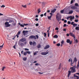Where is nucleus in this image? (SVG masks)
<instances>
[{
  "instance_id": "nucleus-24",
  "label": "nucleus",
  "mask_w": 79,
  "mask_h": 79,
  "mask_svg": "<svg viewBox=\"0 0 79 79\" xmlns=\"http://www.w3.org/2000/svg\"><path fill=\"white\" fill-rule=\"evenodd\" d=\"M33 46L36 45V43H35V42H33Z\"/></svg>"
},
{
  "instance_id": "nucleus-64",
  "label": "nucleus",
  "mask_w": 79,
  "mask_h": 79,
  "mask_svg": "<svg viewBox=\"0 0 79 79\" xmlns=\"http://www.w3.org/2000/svg\"><path fill=\"white\" fill-rule=\"evenodd\" d=\"M55 30H57V31H58V27H56L55 28Z\"/></svg>"
},
{
  "instance_id": "nucleus-35",
  "label": "nucleus",
  "mask_w": 79,
  "mask_h": 79,
  "mask_svg": "<svg viewBox=\"0 0 79 79\" xmlns=\"http://www.w3.org/2000/svg\"><path fill=\"white\" fill-rule=\"evenodd\" d=\"M25 51H29V49H27V48H25Z\"/></svg>"
},
{
  "instance_id": "nucleus-16",
  "label": "nucleus",
  "mask_w": 79,
  "mask_h": 79,
  "mask_svg": "<svg viewBox=\"0 0 79 79\" xmlns=\"http://www.w3.org/2000/svg\"><path fill=\"white\" fill-rule=\"evenodd\" d=\"M23 61H26V60H27V57H23Z\"/></svg>"
},
{
  "instance_id": "nucleus-11",
  "label": "nucleus",
  "mask_w": 79,
  "mask_h": 79,
  "mask_svg": "<svg viewBox=\"0 0 79 79\" xmlns=\"http://www.w3.org/2000/svg\"><path fill=\"white\" fill-rule=\"evenodd\" d=\"M71 8L72 10H76L77 8V7H76L75 6H71Z\"/></svg>"
},
{
  "instance_id": "nucleus-3",
  "label": "nucleus",
  "mask_w": 79,
  "mask_h": 79,
  "mask_svg": "<svg viewBox=\"0 0 79 79\" xmlns=\"http://www.w3.org/2000/svg\"><path fill=\"white\" fill-rule=\"evenodd\" d=\"M56 19L58 21V22H59L60 21H61V15L59 13L57 14L56 16Z\"/></svg>"
},
{
  "instance_id": "nucleus-55",
  "label": "nucleus",
  "mask_w": 79,
  "mask_h": 79,
  "mask_svg": "<svg viewBox=\"0 0 79 79\" xmlns=\"http://www.w3.org/2000/svg\"><path fill=\"white\" fill-rule=\"evenodd\" d=\"M43 73H42L40 72H39V74H42Z\"/></svg>"
},
{
  "instance_id": "nucleus-56",
  "label": "nucleus",
  "mask_w": 79,
  "mask_h": 79,
  "mask_svg": "<svg viewBox=\"0 0 79 79\" xmlns=\"http://www.w3.org/2000/svg\"><path fill=\"white\" fill-rule=\"evenodd\" d=\"M36 37L37 39H39V36L37 35H36Z\"/></svg>"
},
{
  "instance_id": "nucleus-46",
  "label": "nucleus",
  "mask_w": 79,
  "mask_h": 79,
  "mask_svg": "<svg viewBox=\"0 0 79 79\" xmlns=\"http://www.w3.org/2000/svg\"><path fill=\"white\" fill-rule=\"evenodd\" d=\"M35 20L36 21H39V19H38V18H36Z\"/></svg>"
},
{
  "instance_id": "nucleus-58",
  "label": "nucleus",
  "mask_w": 79,
  "mask_h": 79,
  "mask_svg": "<svg viewBox=\"0 0 79 79\" xmlns=\"http://www.w3.org/2000/svg\"><path fill=\"white\" fill-rule=\"evenodd\" d=\"M36 26H39V23H36L35 24Z\"/></svg>"
},
{
  "instance_id": "nucleus-19",
  "label": "nucleus",
  "mask_w": 79,
  "mask_h": 79,
  "mask_svg": "<svg viewBox=\"0 0 79 79\" xmlns=\"http://www.w3.org/2000/svg\"><path fill=\"white\" fill-rule=\"evenodd\" d=\"M76 30H77V31H79V27H77L75 28Z\"/></svg>"
},
{
  "instance_id": "nucleus-49",
  "label": "nucleus",
  "mask_w": 79,
  "mask_h": 79,
  "mask_svg": "<svg viewBox=\"0 0 79 79\" xmlns=\"http://www.w3.org/2000/svg\"><path fill=\"white\" fill-rule=\"evenodd\" d=\"M28 23H27V24H24V26H27V25H28Z\"/></svg>"
},
{
  "instance_id": "nucleus-21",
  "label": "nucleus",
  "mask_w": 79,
  "mask_h": 79,
  "mask_svg": "<svg viewBox=\"0 0 79 79\" xmlns=\"http://www.w3.org/2000/svg\"><path fill=\"white\" fill-rule=\"evenodd\" d=\"M74 19V16H72V17H70L71 21H72V19Z\"/></svg>"
},
{
  "instance_id": "nucleus-48",
  "label": "nucleus",
  "mask_w": 79,
  "mask_h": 79,
  "mask_svg": "<svg viewBox=\"0 0 79 79\" xmlns=\"http://www.w3.org/2000/svg\"><path fill=\"white\" fill-rule=\"evenodd\" d=\"M74 22H72L71 23V25H73L74 24Z\"/></svg>"
},
{
  "instance_id": "nucleus-39",
  "label": "nucleus",
  "mask_w": 79,
  "mask_h": 79,
  "mask_svg": "<svg viewBox=\"0 0 79 79\" xmlns=\"http://www.w3.org/2000/svg\"><path fill=\"white\" fill-rule=\"evenodd\" d=\"M3 45H4V44H3L2 46H0V48H3Z\"/></svg>"
},
{
  "instance_id": "nucleus-53",
  "label": "nucleus",
  "mask_w": 79,
  "mask_h": 79,
  "mask_svg": "<svg viewBox=\"0 0 79 79\" xmlns=\"http://www.w3.org/2000/svg\"><path fill=\"white\" fill-rule=\"evenodd\" d=\"M40 16L41 17H43L44 16V14H41L40 15Z\"/></svg>"
},
{
  "instance_id": "nucleus-52",
  "label": "nucleus",
  "mask_w": 79,
  "mask_h": 79,
  "mask_svg": "<svg viewBox=\"0 0 79 79\" xmlns=\"http://www.w3.org/2000/svg\"><path fill=\"white\" fill-rule=\"evenodd\" d=\"M53 56V55L52 54H51L50 56V57H52V56Z\"/></svg>"
},
{
  "instance_id": "nucleus-1",
  "label": "nucleus",
  "mask_w": 79,
  "mask_h": 79,
  "mask_svg": "<svg viewBox=\"0 0 79 79\" xmlns=\"http://www.w3.org/2000/svg\"><path fill=\"white\" fill-rule=\"evenodd\" d=\"M75 68H76V66H74V67L70 68L69 69L70 70L71 69V71L70 70L69 71L68 74L67 76L68 77V78L69 77V76H70V75L71 74V73H75V72L76 71L75 69Z\"/></svg>"
},
{
  "instance_id": "nucleus-12",
  "label": "nucleus",
  "mask_w": 79,
  "mask_h": 79,
  "mask_svg": "<svg viewBox=\"0 0 79 79\" xmlns=\"http://www.w3.org/2000/svg\"><path fill=\"white\" fill-rule=\"evenodd\" d=\"M50 47V46L49 45H47L44 48V50H46V49H47V48H48Z\"/></svg>"
},
{
  "instance_id": "nucleus-42",
  "label": "nucleus",
  "mask_w": 79,
  "mask_h": 79,
  "mask_svg": "<svg viewBox=\"0 0 79 79\" xmlns=\"http://www.w3.org/2000/svg\"><path fill=\"white\" fill-rule=\"evenodd\" d=\"M64 40H63L61 41V44H63V43H64Z\"/></svg>"
},
{
  "instance_id": "nucleus-13",
  "label": "nucleus",
  "mask_w": 79,
  "mask_h": 79,
  "mask_svg": "<svg viewBox=\"0 0 79 79\" xmlns=\"http://www.w3.org/2000/svg\"><path fill=\"white\" fill-rule=\"evenodd\" d=\"M74 77H76L77 78H76L75 79H79V76L76 75V74H74Z\"/></svg>"
},
{
  "instance_id": "nucleus-25",
  "label": "nucleus",
  "mask_w": 79,
  "mask_h": 79,
  "mask_svg": "<svg viewBox=\"0 0 79 79\" xmlns=\"http://www.w3.org/2000/svg\"><path fill=\"white\" fill-rule=\"evenodd\" d=\"M75 6L78 7L79 6V5L77 3H76L75 4Z\"/></svg>"
},
{
  "instance_id": "nucleus-8",
  "label": "nucleus",
  "mask_w": 79,
  "mask_h": 79,
  "mask_svg": "<svg viewBox=\"0 0 79 79\" xmlns=\"http://www.w3.org/2000/svg\"><path fill=\"white\" fill-rule=\"evenodd\" d=\"M30 39H36L37 38L34 35H31L29 36Z\"/></svg>"
},
{
  "instance_id": "nucleus-31",
  "label": "nucleus",
  "mask_w": 79,
  "mask_h": 79,
  "mask_svg": "<svg viewBox=\"0 0 79 79\" xmlns=\"http://www.w3.org/2000/svg\"><path fill=\"white\" fill-rule=\"evenodd\" d=\"M71 17H72V16H70L67 17V19H69V18H71Z\"/></svg>"
},
{
  "instance_id": "nucleus-10",
  "label": "nucleus",
  "mask_w": 79,
  "mask_h": 79,
  "mask_svg": "<svg viewBox=\"0 0 79 79\" xmlns=\"http://www.w3.org/2000/svg\"><path fill=\"white\" fill-rule=\"evenodd\" d=\"M27 32H28V31H23V34H24V35H26V33H27Z\"/></svg>"
},
{
  "instance_id": "nucleus-57",
  "label": "nucleus",
  "mask_w": 79,
  "mask_h": 79,
  "mask_svg": "<svg viewBox=\"0 0 79 79\" xmlns=\"http://www.w3.org/2000/svg\"><path fill=\"white\" fill-rule=\"evenodd\" d=\"M66 27V24H64V25L63 27Z\"/></svg>"
},
{
  "instance_id": "nucleus-37",
  "label": "nucleus",
  "mask_w": 79,
  "mask_h": 79,
  "mask_svg": "<svg viewBox=\"0 0 79 79\" xmlns=\"http://www.w3.org/2000/svg\"><path fill=\"white\" fill-rule=\"evenodd\" d=\"M5 67H3L2 68V71H4V69H5Z\"/></svg>"
},
{
  "instance_id": "nucleus-40",
  "label": "nucleus",
  "mask_w": 79,
  "mask_h": 79,
  "mask_svg": "<svg viewBox=\"0 0 79 79\" xmlns=\"http://www.w3.org/2000/svg\"><path fill=\"white\" fill-rule=\"evenodd\" d=\"M20 34H21V31H19L18 32L17 34L18 35H20Z\"/></svg>"
},
{
  "instance_id": "nucleus-9",
  "label": "nucleus",
  "mask_w": 79,
  "mask_h": 79,
  "mask_svg": "<svg viewBox=\"0 0 79 79\" xmlns=\"http://www.w3.org/2000/svg\"><path fill=\"white\" fill-rule=\"evenodd\" d=\"M48 53V52H42L41 53V54L42 55H47Z\"/></svg>"
},
{
  "instance_id": "nucleus-54",
  "label": "nucleus",
  "mask_w": 79,
  "mask_h": 79,
  "mask_svg": "<svg viewBox=\"0 0 79 79\" xmlns=\"http://www.w3.org/2000/svg\"><path fill=\"white\" fill-rule=\"evenodd\" d=\"M64 22L65 23H67V20H65L64 21Z\"/></svg>"
},
{
  "instance_id": "nucleus-23",
  "label": "nucleus",
  "mask_w": 79,
  "mask_h": 79,
  "mask_svg": "<svg viewBox=\"0 0 79 79\" xmlns=\"http://www.w3.org/2000/svg\"><path fill=\"white\" fill-rule=\"evenodd\" d=\"M40 11H41V10H40V9H38V14L40 13Z\"/></svg>"
},
{
  "instance_id": "nucleus-60",
  "label": "nucleus",
  "mask_w": 79,
  "mask_h": 79,
  "mask_svg": "<svg viewBox=\"0 0 79 79\" xmlns=\"http://www.w3.org/2000/svg\"><path fill=\"white\" fill-rule=\"evenodd\" d=\"M66 35L67 36V37H69V34H66Z\"/></svg>"
},
{
  "instance_id": "nucleus-33",
  "label": "nucleus",
  "mask_w": 79,
  "mask_h": 79,
  "mask_svg": "<svg viewBox=\"0 0 79 79\" xmlns=\"http://www.w3.org/2000/svg\"><path fill=\"white\" fill-rule=\"evenodd\" d=\"M35 66H39L40 64L39 63H36L35 64Z\"/></svg>"
},
{
  "instance_id": "nucleus-4",
  "label": "nucleus",
  "mask_w": 79,
  "mask_h": 79,
  "mask_svg": "<svg viewBox=\"0 0 79 79\" xmlns=\"http://www.w3.org/2000/svg\"><path fill=\"white\" fill-rule=\"evenodd\" d=\"M56 9H54L53 10H52V11H51L52 13H50V15H51L50 16V20L51 19V18H52V15H53V14H52V13H54L55 12V11H56Z\"/></svg>"
},
{
  "instance_id": "nucleus-34",
  "label": "nucleus",
  "mask_w": 79,
  "mask_h": 79,
  "mask_svg": "<svg viewBox=\"0 0 79 79\" xmlns=\"http://www.w3.org/2000/svg\"><path fill=\"white\" fill-rule=\"evenodd\" d=\"M29 44H30V45H32V44H33V43L31 41V42H29Z\"/></svg>"
},
{
  "instance_id": "nucleus-59",
  "label": "nucleus",
  "mask_w": 79,
  "mask_h": 79,
  "mask_svg": "<svg viewBox=\"0 0 79 79\" xmlns=\"http://www.w3.org/2000/svg\"><path fill=\"white\" fill-rule=\"evenodd\" d=\"M75 42H76V43H77L78 42H77V40H75Z\"/></svg>"
},
{
  "instance_id": "nucleus-22",
  "label": "nucleus",
  "mask_w": 79,
  "mask_h": 79,
  "mask_svg": "<svg viewBox=\"0 0 79 79\" xmlns=\"http://www.w3.org/2000/svg\"><path fill=\"white\" fill-rule=\"evenodd\" d=\"M54 38H58V35H55L54 36H53Z\"/></svg>"
},
{
  "instance_id": "nucleus-38",
  "label": "nucleus",
  "mask_w": 79,
  "mask_h": 79,
  "mask_svg": "<svg viewBox=\"0 0 79 79\" xmlns=\"http://www.w3.org/2000/svg\"><path fill=\"white\" fill-rule=\"evenodd\" d=\"M20 26L21 27H24V25L23 24H21V25H20Z\"/></svg>"
},
{
  "instance_id": "nucleus-28",
  "label": "nucleus",
  "mask_w": 79,
  "mask_h": 79,
  "mask_svg": "<svg viewBox=\"0 0 79 79\" xmlns=\"http://www.w3.org/2000/svg\"><path fill=\"white\" fill-rule=\"evenodd\" d=\"M13 20H11L9 21L8 23H13Z\"/></svg>"
},
{
  "instance_id": "nucleus-61",
  "label": "nucleus",
  "mask_w": 79,
  "mask_h": 79,
  "mask_svg": "<svg viewBox=\"0 0 79 79\" xmlns=\"http://www.w3.org/2000/svg\"><path fill=\"white\" fill-rule=\"evenodd\" d=\"M79 64H77V66L76 68H77V69H78V68H79Z\"/></svg>"
},
{
  "instance_id": "nucleus-63",
  "label": "nucleus",
  "mask_w": 79,
  "mask_h": 79,
  "mask_svg": "<svg viewBox=\"0 0 79 79\" xmlns=\"http://www.w3.org/2000/svg\"><path fill=\"white\" fill-rule=\"evenodd\" d=\"M35 18H38L39 17V15H36L35 16Z\"/></svg>"
},
{
  "instance_id": "nucleus-18",
  "label": "nucleus",
  "mask_w": 79,
  "mask_h": 79,
  "mask_svg": "<svg viewBox=\"0 0 79 79\" xmlns=\"http://www.w3.org/2000/svg\"><path fill=\"white\" fill-rule=\"evenodd\" d=\"M73 63H74V62L73 63V61L72 60V59H71V63L70 64L71 66H73Z\"/></svg>"
},
{
  "instance_id": "nucleus-32",
  "label": "nucleus",
  "mask_w": 79,
  "mask_h": 79,
  "mask_svg": "<svg viewBox=\"0 0 79 79\" xmlns=\"http://www.w3.org/2000/svg\"><path fill=\"white\" fill-rule=\"evenodd\" d=\"M26 55H27V53L26 52H24L23 53V55L26 56Z\"/></svg>"
},
{
  "instance_id": "nucleus-43",
  "label": "nucleus",
  "mask_w": 79,
  "mask_h": 79,
  "mask_svg": "<svg viewBox=\"0 0 79 79\" xmlns=\"http://www.w3.org/2000/svg\"><path fill=\"white\" fill-rule=\"evenodd\" d=\"M74 21H75V22H76V23H77V22H78V20L75 19V20Z\"/></svg>"
},
{
  "instance_id": "nucleus-14",
  "label": "nucleus",
  "mask_w": 79,
  "mask_h": 79,
  "mask_svg": "<svg viewBox=\"0 0 79 79\" xmlns=\"http://www.w3.org/2000/svg\"><path fill=\"white\" fill-rule=\"evenodd\" d=\"M73 10H70V11L69 12V15H71V14H73Z\"/></svg>"
},
{
  "instance_id": "nucleus-17",
  "label": "nucleus",
  "mask_w": 79,
  "mask_h": 79,
  "mask_svg": "<svg viewBox=\"0 0 79 79\" xmlns=\"http://www.w3.org/2000/svg\"><path fill=\"white\" fill-rule=\"evenodd\" d=\"M47 33H48V37H49V35H50V32H49V30H48V31H47Z\"/></svg>"
},
{
  "instance_id": "nucleus-5",
  "label": "nucleus",
  "mask_w": 79,
  "mask_h": 79,
  "mask_svg": "<svg viewBox=\"0 0 79 79\" xmlns=\"http://www.w3.org/2000/svg\"><path fill=\"white\" fill-rule=\"evenodd\" d=\"M5 27H10V24H9V23L8 22H6L5 23Z\"/></svg>"
},
{
  "instance_id": "nucleus-47",
  "label": "nucleus",
  "mask_w": 79,
  "mask_h": 79,
  "mask_svg": "<svg viewBox=\"0 0 79 79\" xmlns=\"http://www.w3.org/2000/svg\"><path fill=\"white\" fill-rule=\"evenodd\" d=\"M22 6L23 7V8H26V5H25L24 6L22 5Z\"/></svg>"
},
{
  "instance_id": "nucleus-6",
  "label": "nucleus",
  "mask_w": 79,
  "mask_h": 79,
  "mask_svg": "<svg viewBox=\"0 0 79 79\" xmlns=\"http://www.w3.org/2000/svg\"><path fill=\"white\" fill-rule=\"evenodd\" d=\"M66 42L68 44H69V45H71L72 44V41H70V40L69 39H67Z\"/></svg>"
},
{
  "instance_id": "nucleus-2",
  "label": "nucleus",
  "mask_w": 79,
  "mask_h": 79,
  "mask_svg": "<svg viewBox=\"0 0 79 79\" xmlns=\"http://www.w3.org/2000/svg\"><path fill=\"white\" fill-rule=\"evenodd\" d=\"M25 41H26V38H23L20 39V40L19 41L18 43V45H19V46H24V44L22 42H25Z\"/></svg>"
},
{
  "instance_id": "nucleus-44",
  "label": "nucleus",
  "mask_w": 79,
  "mask_h": 79,
  "mask_svg": "<svg viewBox=\"0 0 79 79\" xmlns=\"http://www.w3.org/2000/svg\"><path fill=\"white\" fill-rule=\"evenodd\" d=\"M73 0H72L70 2V4H72L73 3Z\"/></svg>"
},
{
  "instance_id": "nucleus-20",
  "label": "nucleus",
  "mask_w": 79,
  "mask_h": 79,
  "mask_svg": "<svg viewBox=\"0 0 79 79\" xmlns=\"http://www.w3.org/2000/svg\"><path fill=\"white\" fill-rule=\"evenodd\" d=\"M73 62H77V59L76 57H75Z\"/></svg>"
},
{
  "instance_id": "nucleus-45",
  "label": "nucleus",
  "mask_w": 79,
  "mask_h": 79,
  "mask_svg": "<svg viewBox=\"0 0 79 79\" xmlns=\"http://www.w3.org/2000/svg\"><path fill=\"white\" fill-rule=\"evenodd\" d=\"M71 24V22H70L69 21H68V24Z\"/></svg>"
},
{
  "instance_id": "nucleus-15",
  "label": "nucleus",
  "mask_w": 79,
  "mask_h": 79,
  "mask_svg": "<svg viewBox=\"0 0 79 79\" xmlns=\"http://www.w3.org/2000/svg\"><path fill=\"white\" fill-rule=\"evenodd\" d=\"M37 47L38 48H40V47H41V45H40V44H39L38 45Z\"/></svg>"
},
{
  "instance_id": "nucleus-51",
  "label": "nucleus",
  "mask_w": 79,
  "mask_h": 79,
  "mask_svg": "<svg viewBox=\"0 0 79 79\" xmlns=\"http://www.w3.org/2000/svg\"><path fill=\"white\" fill-rule=\"evenodd\" d=\"M61 64H60L59 66V69H60V68H61Z\"/></svg>"
},
{
  "instance_id": "nucleus-36",
  "label": "nucleus",
  "mask_w": 79,
  "mask_h": 79,
  "mask_svg": "<svg viewBox=\"0 0 79 79\" xmlns=\"http://www.w3.org/2000/svg\"><path fill=\"white\" fill-rule=\"evenodd\" d=\"M41 3L42 4V6H44L45 5V3H44V2H42Z\"/></svg>"
},
{
  "instance_id": "nucleus-50",
  "label": "nucleus",
  "mask_w": 79,
  "mask_h": 79,
  "mask_svg": "<svg viewBox=\"0 0 79 79\" xmlns=\"http://www.w3.org/2000/svg\"><path fill=\"white\" fill-rule=\"evenodd\" d=\"M44 37H45L46 36H47V34L46 33H44Z\"/></svg>"
},
{
  "instance_id": "nucleus-41",
  "label": "nucleus",
  "mask_w": 79,
  "mask_h": 79,
  "mask_svg": "<svg viewBox=\"0 0 79 79\" xmlns=\"http://www.w3.org/2000/svg\"><path fill=\"white\" fill-rule=\"evenodd\" d=\"M1 8H4V7H5V6L4 5H2L1 6Z\"/></svg>"
},
{
  "instance_id": "nucleus-26",
  "label": "nucleus",
  "mask_w": 79,
  "mask_h": 79,
  "mask_svg": "<svg viewBox=\"0 0 79 79\" xmlns=\"http://www.w3.org/2000/svg\"><path fill=\"white\" fill-rule=\"evenodd\" d=\"M73 27H76V26H77V24L74 23V24H73Z\"/></svg>"
},
{
  "instance_id": "nucleus-7",
  "label": "nucleus",
  "mask_w": 79,
  "mask_h": 79,
  "mask_svg": "<svg viewBox=\"0 0 79 79\" xmlns=\"http://www.w3.org/2000/svg\"><path fill=\"white\" fill-rule=\"evenodd\" d=\"M70 35V36H71L72 37H73L74 38V39H76V37L75 36V35L72 32H70L69 33Z\"/></svg>"
},
{
  "instance_id": "nucleus-62",
  "label": "nucleus",
  "mask_w": 79,
  "mask_h": 79,
  "mask_svg": "<svg viewBox=\"0 0 79 79\" xmlns=\"http://www.w3.org/2000/svg\"><path fill=\"white\" fill-rule=\"evenodd\" d=\"M63 31H66V29L64 28L63 30Z\"/></svg>"
},
{
  "instance_id": "nucleus-30",
  "label": "nucleus",
  "mask_w": 79,
  "mask_h": 79,
  "mask_svg": "<svg viewBox=\"0 0 79 79\" xmlns=\"http://www.w3.org/2000/svg\"><path fill=\"white\" fill-rule=\"evenodd\" d=\"M26 52L27 53H28V54H31V52L30 51H26Z\"/></svg>"
},
{
  "instance_id": "nucleus-29",
  "label": "nucleus",
  "mask_w": 79,
  "mask_h": 79,
  "mask_svg": "<svg viewBox=\"0 0 79 79\" xmlns=\"http://www.w3.org/2000/svg\"><path fill=\"white\" fill-rule=\"evenodd\" d=\"M64 11V10H63L60 11L61 13H63V12Z\"/></svg>"
},
{
  "instance_id": "nucleus-27",
  "label": "nucleus",
  "mask_w": 79,
  "mask_h": 79,
  "mask_svg": "<svg viewBox=\"0 0 79 79\" xmlns=\"http://www.w3.org/2000/svg\"><path fill=\"white\" fill-rule=\"evenodd\" d=\"M56 45L57 47H60V43L57 44H56Z\"/></svg>"
}]
</instances>
